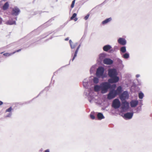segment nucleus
<instances>
[{"label":"nucleus","mask_w":152,"mask_h":152,"mask_svg":"<svg viewBox=\"0 0 152 152\" xmlns=\"http://www.w3.org/2000/svg\"><path fill=\"white\" fill-rule=\"evenodd\" d=\"M121 108L123 111L128 110L129 107V104L126 101L122 102Z\"/></svg>","instance_id":"6e6552de"},{"label":"nucleus","mask_w":152,"mask_h":152,"mask_svg":"<svg viewBox=\"0 0 152 152\" xmlns=\"http://www.w3.org/2000/svg\"><path fill=\"white\" fill-rule=\"evenodd\" d=\"M119 97L121 101L123 102L125 101L126 99H128L129 95L127 91H124L119 95Z\"/></svg>","instance_id":"423d86ee"},{"label":"nucleus","mask_w":152,"mask_h":152,"mask_svg":"<svg viewBox=\"0 0 152 152\" xmlns=\"http://www.w3.org/2000/svg\"><path fill=\"white\" fill-rule=\"evenodd\" d=\"M99 81V79L96 77H94L93 78V82L95 84H97L98 83Z\"/></svg>","instance_id":"a878e982"},{"label":"nucleus","mask_w":152,"mask_h":152,"mask_svg":"<svg viewBox=\"0 0 152 152\" xmlns=\"http://www.w3.org/2000/svg\"><path fill=\"white\" fill-rule=\"evenodd\" d=\"M121 102L118 99H114L112 102V106L115 109L119 108L121 106Z\"/></svg>","instance_id":"39448f33"},{"label":"nucleus","mask_w":152,"mask_h":152,"mask_svg":"<svg viewBox=\"0 0 152 152\" xmlns=\"http://www.w3.org/2000/svg\"><path fill=\"white\" fill-rule=\"evenodd\" d=\"M3 104V102L1 101H0V105H2Z\"/></svg>","instance_id":"58836bf2"},{"label":"nucleus","mask_w":152,"mask_h":152,"mask_svg":"<svg viewBox=\"0 0 152 152\" xmlns=\"http://www.w3.org/2000/svg\"><path fill=\"white\" fill-rule=\"evenodd\" d=\"M44 152H50V150L49 149H48L45 150V151Z\"/></svg>","instance_id":"c9c22d12"},{"label":"nucleus","mask_w":152,"mask_h":152,"mask_svg":"<svg viewBox=\"0 0 152 152\" xmlns=\"http://www.w3.org/2000/svg\"><path fill=\"white\" fill-rule=\"evenodd\" d=\"M3 53V52H2V53H1V54H2V53Z\"/></svg>","instance_id":"a18cd8bd"},{"label":"nucleus","mask_w":152,"mask_h":152,"mask_svg":"<svg viewBox=\"0 0 152 152\" xmlns=\"http://www.w3.org/2000/svg\"><path fill=\"white\" fill-rule=\"evenodd\" d=\"M13 19H12L11 20H9L6 23L7 25H12L16 23L15 20H13Z\"/></svg>","instance_id":"6ab92c4d"},{"label":"nucleus","mask_w":152,"mask_h":152,"mask_svg":"<svg viewBox=\"0 0 152 152\" xmlns=\"http://www.w3.org/2000/svg\"><path fill=\"white\" fill-rule=\"evenodd\" d=\"M138 96L140 99H142L144 96V94L142 92H141L139 94Z\"/></svg>","instance_id":"cd10ccee"},{"label":"nucleus","mask_w":152,"mask_h":152,"mask_svg":"<svg viewBox=\"0 0 152 152\" xmlns=\"http://www.w3.org/2000/svg\"><path fill=\"white\" fill-rule=\"evenodd\" d=\"M89 14H88L87 15H86L84 18V19L85 20H87L89 18Z\"/></svg>","instance_id":"2f4dec72"},{"label":"nucleus","mask_w":152,"mask_h":152,"mask_svg":"<svg viewBox=\"0 0 152 152\" xmlns=\"http://www.w3.org/2000/svg\"><path fill=\"white\" fill-rule=\"evenodd\" d=\"M103 62L104 64L106 65H110L113 64V61L110 58H106L103 60Z\"/></svg>","instance_id":"ddd939ff"},{"label":"nucleus","mask_w":152,"mask_h":152,"mask_svg":"<svg viewBox=\"0 0 152 152\" xmlns=\"http://www.w3.org/2000/svg\"><path fill=\"white\" fill-rule=\"evenodd\" d=\"M110 83L107 82L102 83L99 85H96L94 86V90L96 91H101L102 94L106 93L110 88Z\"/></svg>","instance_id":"f257e3e1"},{"label":"nucleus","mask_w":152,"mask_h":152,"mask_svg":"<svg viewBox=\"0 0 152 152\" xmlns=\"http://www.w3.org/2000/svg\"><path fill=\"white\" fill-rule=\"evenodd\" d=\"M69 39V38L68 37L66 38V39H65V41H67Z\"/></svg>","instance_id":"a19ab883"},{"label":"nucleus","mask_w":152,"mask_h":152,"mask_svg":"<svg viewBox=\"0 0 152 152\" xmlns=\"http://www.w3.org/2000/svg\"><path fill=\"white\" fill-rule=\"evenodd\" d=\"M133 115L132 112L127 113L124 115L123 117L125 119H129L132 118Z\"/></svg>","instance_id":"9d476101"},{"label":"nucleus","mask_w":152,"mask_h":152,"mask_svg":"<svg viewBox=\"0 0 152 152\" xmlns=\"http://www.w3.org/2000/svg\"><path fill=\"white\" fill-rule=\"evenodd\" d=\"M119 62L120 63H122V60H121L120 59H119Z\"/></svg>","instance_id":"ea45409f"},{"label":"nucleus","mask_w":152,"mask_h":152,"mask_svg":"<svg viewBox=\"0 0 152 152\" xmlns=\"http://www.w3.org/2000/svg\"><path fill=\"white\" fill-rule=\"evenodd\" d=\"M16 18H16H16H15V20H17V19H16Z\"/></svg>","instance_id":"c03bdc74"},{"label":"nucleus","mask_w":152,"mask_h":152,"mask_svg":"<svg viewBox=\"0 0 152 152\" xmlns=\"http://www.w3.org/2000/svg\"><path fill=\"white\" fill-rule=\"evenodd\" d=\"M21 50V49H19V50H18L15 51L14 52H15V53L16 52H20V51Z\"/></svg>","instance_id":"e433bc0d"},{"label":"nucleus","mask_w":152,"mask_h":152,"mask_svg":"<svg viewBox=\"0 0 152 152\" xmlns=\"http://www.w3.org/2000/svg\"><path fill=\"white\" fill-rule=\"evenodd\" d=\"M97 117L99 120H101L104 118V117L103 114L100 113H98L97 115Z\"/></svg>","instance_id":"412c9836"},{"label":"nucleus","mask_w":152,"mask_h":152,"mask_svg":"<svg viewBox=\"0 0 152 152\" xmlns=\"http://www.w3.org/2000/svg\"><path fill=\"white\" fill-rule=\"evenodd\" d=\"M117 41L119 44L122 45H125L126 43V40L124 38L122 37L119 38L118 39Z\"/></svg>","instance_id":"f8f14e48"},{"label":"nucleus","mask_w":152,"mask_h":152,"mask_svg":"<svg viewBox=\"0 0 152 152\" xmlns=\"http://www.w3.org/2000/svg\"><path fill=\"white\" fill-rule=\"evenodd\" d=\"M69 43L70 45H71L72 44H73L71 40H69Z\"/></svg>","instance_id":"f704fd0d"},{"label":"nucleus","mask_w":152,"mask_h":152,"mask_svg":"<svg viewBox=\"0 0 152 152\" xmlns=\"http://www.w3.org/2000/svg\"><path fill=\"white\" fill-rule=\"evenodd\" d=\"M112 20V18H108L104 20L102 22V24L103 25H104L110 22Z\"/></svg>","instance_id":"aec40b11"},{"label":"nucleus","mask_w":152,"mask_h":152,"mask_svg":"<svg viewBox=\"0 0 152 152\" xmlns=\"http://www.w3.org/2000/svg\"><path fill=\"white\" fill-rule=\"evenodd\" d=\"M120 51L123 53H125L126 51V47L125 46H123L121 47L120 49Z\"/></svg>","instance_id":"5701e85b"},{"label":"nucleus","mask_w":152,"mask_h":152,"mask_svg":"<svg viewBox=\"0 0 152 152\" xmlns=\"http://www.w3.org/2000/svg\"><path fill=\"white\" fill-rule=\"evenodd\" d=\"M93 92V90L90 89L89 90L88 89V91H85L84 93V95L88 97V101L91 103L92 102L94 99Z\"/></svg>","instance_id":"7ed1b4c3"},{"label":"nucleus","mask_w":152,"mask_h":152,"mask_svg":"<svg viewBox=\"0 0 152 152\" xmlns=\"http://www.w3.org/2000/svg\"><path fill=\"white\" fill-rule=\"evenodd\" d=\"M90 117L92 119H94L95 118V116L91 114L90 115Z\"/></svg>","instance_id":"473e14b6"},{"label":"nucleus","mask_w":152,"mask_h":152,"mask_svg":"<svg viewBox=\"0 0 152 152\" xmlns=\"http://www.w3.org/2000/svg\"><path fill=\"white\" fill-rule=\"evenodd\" d=\"M77 20V18H75L74 19V20L75 21H76Z\"/></svg>","instance_id":"79ce46f5"},{"label":"nucleus","mask_w":152,"mask_h":152,"mask_svg":"<svg viewBox=\"0 0 152 152\" xmlns=\"http://www.w3.org/2000/svg\"><path fill=\"white\" fill-rule=\"evenodd\" d=\"M108 75L109 76L111 77V78L108 80V82L109 83H116L119 81V78L117 76L118 74L115 69H109L108 71Z\"/></svg>","instance_id":"f03ea898"},{"label":"nucleus","mask_w":152,"mask_h":152,"mask_svg":"<svg viewBox=\"0 0 152 152\" xmlns=\"http://www.w3.org/2000/svg\"><path fill=\"white\" fill-rule=\"evenodd\" d=\"M111 46L110 45H107L104 46L103 48V50L105 51H107L111 48Z\"/></svg>","instance_id":"f3484780"},{"label":"nucleus","mask_w":152,"mask_h":152,"mask_svg":"<svg viewBox=\"0 0 152 152\" xmlns=\"http://www.w3.org/2000/svg\"><path fill=\"white\" fill-rule=\"evenodd\" d=\"M80 46H81L80 44L79 45H78V46L77 47L76 50H75L74 56H73V58L72 59V61H73L74 60V59H75V58L77 56V53L78 50L80 47Z\"/></svg>","instance_id":"a211bd4d"},{"label":"nucleus","mask_w":152,"mask_h":152,"mask_svg":"<svg viewBox=\"0 0 152 152\" xmlns=\"http://www.w3.org/2000/svg\"><path fill=\"white\" fill-rule=\"evenodd\" d=\"M76 15H77V14L76 13H74L73 14L72 16L71 17L70 19L71 20L73 19L74 18H75L76 17Z\"/></svg>","instance_id":"c85d7f7f"},{"label":"nucleus","mask_w":152,"mask_h":152,"mask_svg":"<svg viewBox=\"0 0 152 152\" xmlns=\"http://www.w3.org/2000/svg\"><path fill=\"white\" fill-rule=\"evenodd\" d=\"M75 0H73L72 2V4L71 5V7L72 8H73L74 6L75 2Z\"/></svg>","instance_id":"7c9ffc66"},{"label":"nucleus","mask_w":152,"mask_h":152,"mask_svg":"<svg viewBox=\"0 0 152 152\" xmlns=\"http://www.w3.org/2000/svg\"><path fill=\"white\" fill-rule=\"evenodd\" d=\"M104 69L102 67H99L97 69L96 72V75L99 78L101 77L103 78L105 77V75L104 74Z\"/></svg>","instance_id":"20e7f679"},{"label":"nucleus","mask_w":152,"mask_h":152,"mask_svg":"<svg viewBox=\"0 0 152 152\" xmlns=\"http://www.w3.org/2000/svg\"><path fill=\"white\" fill-rule=\"evenodd\" d=\"M114 91L115 93H116L117 95H120L122 91V88L121 86H119L117 87L116 90H114Z\"/></svg>","instance_id":"4468645a"},{"label":"nucleus","mask_w":152,"mask_h":152,"mask_svg":"<svg viewBox=\"0 0 152 152\" xmlns=\"http://www.w3.org/2000/svg\"><path fill=\"white\" fill-rule=\"evenodd\" d=\"M90 85V83L89 78H86L83 80V85L85 88H88Z\"/></svg>","instance_id":"1a4fd4ad"},{"label":"nucleus","mask_w":152,"mask_h":152,"mask_svg":"<svg viewBox=\"0 0 152 152\" xmlns=\"http://www.w3.org/2000/svg\"><path fill=\"white\" fill-rule=\"evenodd\" d=\"M122 57L124 58L127 59L129 57V54L128 53H126L122 56Z\"/></svg>","instance_id":"b1692460"},{"label":"nucleus","mask_w":152,"mask_h":152,"mask_svg":"<svg viewBox=\"0 0 152 152\" xmlns=\"http://www.w3.org/2000/svg\"><path fill=\"white\" fill-rule=\"evenodd\" d=\"M15 53V52H13L12 53H5L3 54V55L5 56H9Z\"/></svg>","instance_id":"393cba45"},{"label":"nucleus","mask_w":152,"mask_h":152,"mask_svg":"<svg viewBox=\"0 0 152 152\" xmlns=\"http://www.w3.org/2000/svg\"><path fill=\"white\" fill-rule=\"evenodd\" d=\"M77 43L76 42L74 44H72L71 45H70L71 48V49H74V48L77 45Z\"/></svg>","instance_id":"bb28decb"},{"label":"nucleus","mask_w":152,"mask_h":152,"mask_svg":"<svg viewBox=\"0 0 152 152\" xmlns=\"http://www.w3.org/2000/svg\"><path fill=\"white\" fill-rule=\"evenodd\" d=\"M116 95L117 94L114 91V89H113L110 91L108 94L107 98L109 99H111L114 98Z\"/></svg>","instance_id":"0eeeda50"},{"label":"nucleus","mask_w":152,"mask_h":152,"mask_svg":"<svg viewBox=\"0 0 152 152\" xmlns=\"http://www.w3.org/2000/svg\"><path fill=\"white\" fill-rule=\"evenodd\" d=\"M130 105L132 107H135L138 104V101L137 100H132L130 103Z\"/></svg>","instance_id":"2eb2a0df"},{"label":"nucleus","mask_w":152,"mask_h":152,"mask_svg":"<svg viewBox=\"0 0 152 152\" xmlns=\"http://www.w3.org/2000/svg\"><path fill=\"white\" fill-rule=\"evenodd\" d=\"M20 12V10L17 7H15L12 9V15L17 16L19 14Z\"/></svg>","instance_id":"9b49d317"},{"label":"nucleus","mask_w":152,"mask_h":152,"mask_svg":"<svg viewBox=\"0 0 152 152\" xmlns=\"http://www.w3.org/2000/svg\"><path fill=\"white\" fill-rule=\"evenodd\" d=\"M106 54H105L102 53L101 54H100L99 55V60H100L101 61H103V60L104 59H106Z\"/></svg>","instance_id":"dca6fc26"},{"label":"nucleus","mask_w":152,"mask_h":152,"mask_svg":"<svg viewBox=\"0 0 152 152\" xmlns=\"http://www.w3.org/2000/svg\"><path fill=\"white\" fill-rule=\"evenodd\" d=\"M12 115V113H9L6 116V117H10Z\"/></svg>","instance_id":"72a5a7b5"},{"label":"nucleus","mask_w":152,"mask_h":152,"mask_svg":"<svg viewBox=\"0 0 152 152\" xmlns=\"http://www.w3.org/2000/svg\"><path fill=\"white\" fill-rule=\"evenodd\" d=\"M0 22L1 23V21H2V19L1 18H0Z\"/></svg>","instance_id":"37998d69"},{"label":"nucleus","mask_w":152,"mask_h":152,"mask_svg":"<svg viewBox=\"0 0 152 152\" xmlns=\"http://www.w3.org/2000/svg\"><path fill=\"white\" fill-rule=\"evenodd\" d=\"M140 75L139 74H137L136 75V77L137 78L140 77Z\"/></svg>","instance_id":"4c0bfd02"},{"label":"nucleus","mask_w":152,"mask_h":152,"mask_svg":"<svg viewBox=\"0 0 152 152\" xmlns=\"http://www.w3.org/2000/svg\"><path fill=\"white\" fill-rule=\"evenodd\" d=\"M12 110V107H10L8 109H7L6 110V112H11Z\"/></svg>","instance_id":"c756f323"},{"label":"nucleus","mask_w":152,"mask_h":152,"mask_svg":"<svg viewBox=\"0 0 152 152\" xmlns=\"http://www.w3.org/2000/svg\"><path fill=\"white\" fill-rule=\"evenodd\" d=\"M9 7V4L8 2H6L4 5L2 7V9L5 10L7 9Z\"/></svg>","instance_id":"4be33fe9"}]
</instances>
